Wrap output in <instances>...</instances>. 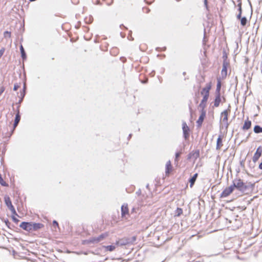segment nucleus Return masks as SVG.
Masks as SVG:
<instances>
[{
	"label": "nucleus",
	"mask_w": 262,
	"mask_h": 262,
	"mask_svg": "<svg viewBox=\"0 0 262 262\" xmlns=\"http://www.w3.org/2000/svg\"><path fill=\"white\" fill-rule=\"evenodd\" d=\"M232 186L233 188H236L239 191L245 192L249 188L248 185H246L240 179H235L233 181Z\"/></svg>",
	"instance_id": "obj_1"
},
{
	"label": "nucleus",
	"mask_w": 262,
	"mask_h": 262,
	"mask_svg": "<svg viewBox=\"0 0 262 262\" xmlns=\"http://www.w3.org/2000/svg\"><path fill=\"white\" fill-rule=\"evenodd\" d=\"M5 202L7 206V207L9 209L13 214L17 215L15 209L13 206L11 199L8 196H6L4 198Z\"/></svg>",
	"instance_id": "obj_2"
},
{
	"label": "nucleus",
	"mask_w": 262,
	"mask_h": 262,
	"mask_svg": "<svg viewBox=\"0 0 262 262\" xmlns=\"http://www.w3.org/2000/svg\"><path fill=\"white\" fill-rule=\"evenodd\" d=\"M228 113L227 110H225L221 113V121H222L224 124L225 125L226 128H227L229 125L228 123Z\"/></svg>",
	"instance_id": "obj_3"
},
{
	"label": "nucleus",
	"mask_w": 262,
	"mask_h": 262,
	"mask_svg": "<svg viewBox=\"0 0 262 262\" xmlns=\"http://www.w3.org/2000/svg\"><path fill=\"white\" fill-rule=\"evenodd\" d=\"M234 188L232 185L226 188L221 194V198H226L233 191Z\"/></svg>",
	"instance_id": "obj_4"
},
{
	"label": "nucleus",
	"mask_w": 262,
	"mask_h": 262,
	"mask_svg": "<svg viewBox=\"0 0 262 262\" xmlns=\"http://www.w3.org/2000/svg\"><path fill=\"white\" fill-rule=\"evenodd\" d=\"M262 154V148L261 146H259L256 150L255 154H254V156L252 158V161L254 163H256L259 158L261 157Z\"/></svg>",
	"instance_id": "obj_5"
},
{
	"label": "nucleus",
	"mask_w": 262,
	"mask_h": 262,
	"mask_svg": "<svg viewBox=\"0 0 262 262\" xmlns=\"http://www.w3.org/2000/svg\"><path fill=\"white\" fill-rule=\"evenodd\" d=\"M19 227L27 231H32L31 222H23L20 224Z\"/></svg>",
	"instance_id": "obj_6"
},
{
	"label": "nucleus",
	"mask_w": 262,
	"mask_h": 262,
	"mask_svg": "<svg viewBox=\"0 0 262 262\" xmlns=\"http://www.w3.org/2000/svg\"><path fill=\"white\" fill-rule=\"evenodd\" d=\"M229 63L226 61V60H224L223 63V68L221 71V76L223 78H224L226 77L227 74V68L229 66Z\"/></svg>",
	"instance_id": "obj_7"
},
{
	"label": "nucleus",
	"mask_w": 262,
	"mask_h": 262,
	"mask_svg": "<svg viewBox=\"0 0 262 262\" xmlns=\"http://www.w3.org/2000/svg\"><path fill=\"white\" fill-rule=\"evenodd\" d=\"M182 129L184 137L185 139H187L189 136V128L185 122L182 124Z\"/></svg>",
	"instance_id": "obj_8"
},
{
	"label": "nucleus",
	"mask_w": 262,
	"mask_h": 262,
	"mask_svg": "<svg viewBox=\"0 0 262 262\" xmlns=\"http://www.w3.org/2000/svg\"><path fill=\"white\" fill-rule=\"evenodd\" d=\"M206 116V111H203L201 112V115L196 121L197 126L201 127L202 125L203 122Z\"/></svg>",
	"instance_id": "obj_9"
},
{
	"label": "nucleus",
	"mask_w": 262,
	"mask_h": 262,
	"mask_svg": "<svg viewBox=\"0 0 262 262\" xmlns=\"http://www.w3.org/2000/svg\"><path fill=\"white\" fill-rule=\"evenodd\" d=\"M128 244H130V242L129 241L128 237L120 239L116 243V245L118 246H125Z\"/></svg>",
	"instance_id": "obj_10"
},
{
	"label": "nucleus",
	"mask_w": 262,
	"mask_h": 262,
	"mask_svg": "<svg viewBox=\"0 0 262 262\" xmlns=\"http://www.w3.org/2000/svg\"><path fill=\"white\" fill-rule=\"evenodd\" d=\"M32 224V231H37L43 227V225L41 223H36L31 222Z\"/></svg>",
	"instance_id": "obj_11"
},
{
	"label": "nucleus",
	"mask_w": 262,
	"mask_h": 262,
	"mask_svg": "<svg viewBox=\"0 0 262 262\" xmlns=\"http://www.w3.org/2000/svg\"><path fill=\"white\" fill-rule=\"evenodd\" d=\"M172 170V166L171 164L170 161H168L167 162L166 164V170H165V173L166 175H168L170 172Z\"/></svg>",
	"instance_id": "obj_12"
},
{
	"label": "nucleus",
	"mask_w": 262,
	"mask_h": 262,
	"mask_svg": "<svg viewBox=\"0 0 262 262\" xmlns=\"http://www.w3.org/2000/svg\"><path fill=\"white\" fill-rule=\"evenodd\" d=\"M221 101V98L220 94H216L215 98L214 100V106L215 107L219 106Z\"/></svg>",
	"instance_id": "obj_13"
},
{
	"label": "nucleus",
	"mask_w": 262,
	"mask_h": 262,
	"mask_svg": "<svg viewBox=\"0 0 262 262\" xmlns=\"http://www.w3.org/2000/svg\"><path fill=\"white\" fill-rule=\"evenodd\" d=\"M251 126V121L249 120H247L245 121V123L242 127V129L244 130H248L249 128H250Z\"/></svg>",
	"instance_id": "obj_14"
},
{
	"label": "nucleus",
	"mask_w": 262,
	"mask_h": 262,
	"mask_svg": "<svg viewBox=\"0 0 262 262\" xmlns=\"http://www.w3.org/2000/svg\"><path fill=\"white\" fill-rule=\"evenodd\" d=\"M223 146L222 144V138L221 136H219L217 138L216 141V149L217 150L220 149L221 147Z\"/></svg>",
	"instance_id": "obj_15"
},
{
	"label": "nucleus",
	"mask_w": 262,
	"mask_h": 262,
	"mask_svg": "<svg viewBox=\"0 0 262 262\" xmlns=\"http://www.w3.org/2000/svg\"><path fill=\"white\" fill-rule=\"evenodd\" d=\"M211 89L210 84H208L206 87L202 89V91L201 92V95L204 94H209V91Z\"/></svg>",
	"instance_id": "obj_16"
},
{
	"label": "nucleus",
	"mask_w": 262,
	"mask_h": 262,
	"mask_svg": "<svg viewBox=\"0 0 262 262\" xmlns=\"http://www.w3.org/2000/svg\"><path fill=\"white\" fill-rule=\"evenodd\" d=\"M198 173H195L192 177H191L190 180H189V182H190V187H192L193 186V185H194L196 180V178L198 177Z\"/></svg>",
	"instance_id": "obj_17"
},
{
	"label": "nucleus",
	"mask_w": 262,
	"mask_h": 262,
	"mask_svg": "<svg viewBox=\"0 0 262 262\" xmlns=\"http://www.w3.org/2000/svg\"><path fill=\"white\" fill-rule=\"evenodd\" d=\"M85 243L88 244H91V243H99L98 240L97 239V237H93L90 238V239L85 241Z\"/></svg>",
	"instance_id": "obj_18"
},
{
	"label": "nucleus",
	"mask_w": 262,
	"mask_h": 262,
	"mask_svg": "<svg viewBox=\"0 0 262 262\" xmlns=\"http://www.w3.org/2000/svg\"><path fill=\"white\" fill-rule=\"evenodd\" d=\"M221 88V80L217 79V83L216 89V94H220V90Z\"/></svg>",
	"instance_id": "obj_19"
},
{
	"label": "nucleus",
	"mask_w": 262,
	"mask_h": 262,
	"mask_svg": "<svg viewBox=\"0 0 262 262\" xmlns=\"http://www.w3.org/2000/svg\"><path fill=\"white\" fill-rule=\"evenodd\" d=\"M128 212L127 207L124 206L122 205L121 207V214L122 216L125 215L126 214H127Z\"/></svg>",
	"instance_id": "obj_20"
},
{
	"label": "nucleus",
	"mask_w": 262,
	"mask_h": 262,
	"mask_svg": "<svg viewBox=\"0 0 262 262\" xmlns=\"http://www.w3.org/2000/svg\"><path fill=\"white\" fill-rule=\"evenodd\" d=\"M20 51L21 56L22 58L23 59H26L27 57V56H26L25 50L22 45H20Z\"/></svg>",
	"instance_id": "obj_21"
},
{
	"label": "nucleus",
	"mask_w": 262,
	"mask_h": 262,
	"mask_svg": "<svg viewBox=\"0 0 262 262\" xmlns=\"http://www.w3.org/2000/svg\"><path fill=\"white\" fill-rule=\"evenodd\" d=\"M254 132L256 134L262 133V127L259 125H255L254 127Z\"/></svg>",
	"instance_id": "obj_22"
},
{
	"label": "nucleus",
	"mask_w": 262,
	"mask_h": 262,
	"mask_svg": "<svg viewBox=\"0 0 262 262\" xmlns=\"http://www.w3.org/2000/svg\"><path fill=\"white\" fill-rule=\"evenodd\" d=\"M183 213V210L182 209L180 208H177L176 210L175 211V215L176 216H180Z\"/></svg>",
	"instance_id": "obj_23"
},
{
	"label": "nucleus",
	"mask_w": 262,
	"mask_h": 262,
	"mask_svg": "<svg viewBox=\"0 0 262 262\" xmlns=\"http://www.w3.org/2000/svg\"><path fill=\"white\" fill-rule=\"evenodd\" d=\"M240 21H241V25L244 27V26H246V25L247 24V19L245 16H244L242 18H241V19H240Z\"/></svg>",
	"instance_id": "obj_24"
},
{
	"label": "nucleus",
	"mask_w": 262,
	"mask_h": 262,
	"mask_svg": "<svg viewBox=\"0 0 262 262\" xmlns=\"http://www.w3.org/2000/svg\"><path fill=\"white\" fill-rule=\"evenodd\" d=\"M206 102H203L201 101L200 104H199V107L201 108V111H205L204 109L206 107Z\"/></svg>",
	"instance_id": "obj_25"
},
{
	"label": "nucleus",
	"mask_w": 262,
	"mask_h": 262,
	"mask_svg": "<svg viewBox=\"0 0 262 262\" xmlns=\"http://www.w3.org/2000/svg\"><path fill=\"white\" fill-rule=\"evenodd\" d=\"M107 250L109 251H113L115 250V246H113V245H109V246H104V247Z\"/></svg>",
	"instance_id": "obj_26"
},
{
	"label": "nucleus",
	"mask_w": 262,
	"mask_h": 262,
	"mask_svg": "<svg viewBox=\"0 0 262 262\" xmlns=\"http://www.w3.org/2000/svg\"><path fill=\"white\" fill-rule=\"evenodd\" d=\"M20 120V116L19 115V112L18 111L17 113L16 114L15 120L14 121L19 123Z\"/></svg>",
	"instance_id": "obj_27"
},
{
	"label": "nucleus",
	"mask_w": 262,
	"mask_h": 262,
	"mask_svg": "<svg viewBox=\"0 0 262 262\" xmlns=\"http://www.w3.org/2000/svg\"><path fill=\"white\" fill-rule=\"evenodd\" d=\"M106 236V234H101L99 236L97 237V239L98 240V242H100L102 239H103Z\"/></svg>",
	"instance_id": "obj_28"
},
{
	"label": "nucleus",
	"mask_w": 262,
	"mask_h": 262,
	"mask_svg": "<svg viewBox=\"0 0 262 262\" xmlns=\"http://www.w3.org/2000/svg\"><path fill=\"white\" fill-rule=\"evenodd\" d=\"M0 184L3 186H6L7 185L6 182H5L2 177V175L0 174Z\"/></svg>",
	"instance_id": "obj_29"
},
{
	"label": "nucleus",
	"mask_w": 262,
	"mask_h": 262,
	"mask_svg": "<svg viewBox=\"0 0 262 262\" xmlns=\"http://www.w3.org/2000/svg\"><path fill=\"white\" fill-rule=\"evenodd\" d=\"M203 95V99L202 100V101L206 103L207 101V100L208 99L209 94H204Z\"/></svg>",
	"instance_id": "obj_30"
},
{
	"label": "nucleus",
	"mask_w": 262,
	"mask_h": 262,
	"mask_svg": "<svg viewBox=\"0 0 262 262\" xmlns=\"http://www.w3.org/2000/svg\"><path fill=\"white\" fill-rule=\"evenodd\" d=\"M129 241L130 242V244H133L137 239L136 236H133L131 237H128Z\"/></svg>",
	"instance_id": "obj_31"
},
{
	"label": "nucleus",
	"mask_w": 262,
	"mask_h": 262,
	"mask_svg": "<svg viewBox=\"0 0 262 262\" xmlns=\"http://www.w3.org/2000/svg\"><path fill=\"white\" fill-rule=\"evenodd\" d=\"M4 37L7 38H10L11 37V32L9 31H5L4 33Z\"/></svg>",
	"instance_id": "obj_32"
},
{
	"label": "nucleus",
	"mask_w": 262,
	"mask_h": 262,
	"mask_svg": "<svg viewBox=\"0 0 262 262\" xmlns=\"http://www.w3.org/2000/svg\"><path fill=\"white\" fill-rule=\"evenodd\" d=\"M238 4H237V7H238V10L239 11V13H242V2L239 1H238Z\"/></svg>",
	"instance_id": "obj_33"
},
{
	"label": "nucleus",
	"mask_w": 262,
	"mask_h": 262,
	"mask_svg": "<svg viewBox=\"0 0 262 262\" xmlns=\"http://www.w3.org/2000/svg\"><path fill=\"white\" fill-rule=\"evenodd\" d=\"M181 154V152H177L176 153V158H175V162H178V158L180 156Z\"/></svg>",
	"instance_id": "obj_34"
},
{
	"label": "nucleus",
	"mask_w": 262,
	"mask_h": 262,
	"mask_svg": "<svg viewBox=\"0 0 262 262\" xmlns=\"http://www.w3.org/2000/svg\"><path fill=\"white\" fill-rule=\"evenodd\" d=\"M26 93L24 91H22L20 93V96H19V98H21V99H23L25 96Z\"/></svg>",
	"instance_id": "obj_35"
},
{
	"label": "nucleus",
	"mask_w": 262,
	"mask_h": 262,
	"mask_svg": "<svg viewBox=\"0 0 262 262\" xmlns=\"http://www.w3.org/2000/svg\"><path fill=\"white\" fill-rule=\"evenodd\" d=\"M5 48H2L1 50H0V58H1V57L2 56V55H3L4 52H5Z\"/></svg>",
	"instance_id": "obj_36"
},
{
	"label": "nucleus",
	"mask_w": 262,
	"mask_h": 262,
	"mask_svg": "<svg viewBox=\"0 0 262 262\" xmlns=\"http://www.w3.org/2000/svg\"><path fill=\"white\" fill-rule=\"evenodd\" d=\"M19 88V85L17 83H15L14 85L13 90L16 91Z\"/></svg>",
	"instance_id": "obj_37"
},
{
	"label": "nucleus",
	"mask_w": 262,
	"mask_h": 262,
	"mask_svg": "<svg viewBox=\"0 0 262 262\" xmlns=\"http://www.w3.org/2000/svg\"><path fill=\"white\" fill-rule=\"evenodd\" d=\"M5 91V88L4 86H2L1 88H0V96L2 94V93L4 92Z\"/></svg>",
	"instance_id": "obj_38"
},
{
	"label": "nucleus",
	"mask_w": 262,
	"mask_h": 262,
	"mask_svg": "<svg viewBox=\"0 0 262 262\" xmlns=\"http://www.w3.org/2000/svg\"><path fill=\"white\" fill-rule=\"evenodd\" d=\"M237 18L238 19H241L242 17V13H239L237 15V16H236Z\"/></svg>",
	"instance_id": "obj_39"
},
{
	"label": "nucleus",
	"mask_w": 262,
	"mask_h": 262,
	"mask_svg": "<svg viewBox=\"0 0 262 262\" xmlns=\"http://www.w3.org/2000/svg\"><path fill=\"white\" fill-rule=\"evenodd\" d=\"M204 5L207 9H208L207 0H204Z\"/></svg>",
	"instance_id": "obj_40"
},
{
	"label": "nucleus",
	"mask_w": 262,
	"mask_h": 262,
	"mask_svg": "<svg viewBox=\"0 0 262 262\" xmlns=\"http://www.w3.org/2000/svg\"><path fill=\"white\" fill-rule=\"evenodd\" d=\"M12 219L13 221L15 223H17L18 222H19V220L14 216L12 217Z\"/></svg>",
	"instance_id": "obj_41"
},
{
	"label": "nucleus",
	"mask_w": 262,
	"mask_h": 262,
	"mask_svg": "<svg viewBox=\"0 0 262 262\" xmlns=\"http://www.w3.org/2000/svg\"><path fill=\"white\" fill-rule=\"evenodd\" d=\"M53 226H58V223H57V221H54L53 222Z\"/></svg>",
	"instance_id": "obj_42"
},
{
	"label": "nucleus",
	"mask_w": 262,
	"mask_h": 262,
	"mask_svg": "<svg viewBox=\"0 0 262 262\" xmlns=\"http://www.w3.org/2000/svg\"><path fill=\"white\" fill-rule=\"evenodd\" d=\"M18 122L14 121V124H13L14 127H16L17 125H18Z\"/></svg>",
	"instance_id": "obj_43"
},
{
	"label": "nucleus",
	"mask_w": 262,
	"mask_h": 262,
	"mask_svg": "<svg viewBox=\"0 0 262 262\" xmlns=\"http://www.w3.org/2000/svg\"><path fill=\"white\" fill-rule=\"evenodd\" d=\"M26 84L24 83L23 91H24L26 92Z\"/></svg>",
	"instance_id": "obj_44"
},
{
	"label": "nucleus",
	"mask_w": 262,
	"mask_h": 262,
	"mask_svg": "<svg viewBox=\"0 0 262 262\" xmlns=\"http://www.w3.org/2000/svg\"><path fill=\"white\" fill-rule=\"evenodd\" d=\"M260 68H261V72L262 73V61H261V67H260Z\"/></svg>",
	"instance_id": "obj_45"
},
{
	"label": "nucleus",
	"mask_w": 262,
	"mask_h": 262,
	"mask_svg": "<svg viewBox=\"0 0 262 262\" xmlns=\"http://www.w3.org/2000/svg\"><path fill=\"white\" fill-rule=\"evenodd\" d=\"M23 101V99H21V98H20V100H19V103H20Z\"/></svg>",
	"instance_id": "obj_46"
},
{
	"label": "nucleus",
	"mask_w": 262,
	"mask_h": 262,
	"mask_svg": "<svg viewBox=\"0 0 262 262\" xmlns=\"http://www.w3.org/2000/svg\"><path fill=\"white\" fill-rule=\"evenodd\" d=\"M23 101V99H21V98H20V100H19V103H20Z\"/></svg>",
	"instance_id": "obj_47"
},
{
	"label": "nucleus",
	"mask_w": 262,
	"mask_h": 262,
	"mask_svg": "<svg viewBox=\"0 0 262 262\" xmlns=\"http://www.w3.org/2000/svg\"><path fill=\"white\" fill-rule=\"evenodd\" d=\"M30 2H34V1H35L36 0H29Z\"/></svg>",
	"instance_id": "obj_48"
},
{
	"label": "nucleus",
	"mask_w": 262,
	"mask_h": 262,
	"mask_svg": "<svg viewBox=\"0 0 262 262\" xmlns=\"http://www.w3.org/2000/svg\"><path fill=\"white\" fill-rule=\"evenodd\" d=\"M131 137H132V134H129V137H129V138H130Z\"/></svg>",
	"instance_id": "obj_49"
},
{
	"label": "nucleus",
	"mask_w": 262,
	"mask_h": 262,
	"mask_svg": "<svg viewBox=\"0 0 262 262\" xmlns=\"http://www.w3.org/2000/svg\"><path fill=\"white\" fill-rule=\"evenodd\" d=\"M183 74L184 75H185L186 74V73L184 72H183Z\"/></svg>",
	"instance_id": "obj_50"
}]
</instances>
